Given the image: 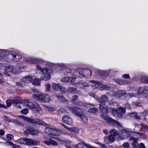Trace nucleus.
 Listing matches in <instances>:
<instances>
[{"label": "nucleus", "mask_w": 148, "mask_h": 148, "mask_svg": "<svg viewBox=\"0 0 148 148\" xmlns=\"http://www.w3.org/2000/svg\"><path fill=\"white\" fill-rule=\"evenodd\" d=\"M69 110L72 113L78 117L83 114V110L80 108L76 106H68Z\"/></svg>", "instance_id": "nucleus-10"}, {"label": "nucleus", "mask_w": 148, "mask_h": 148, "mask_svg": "<svg viewBox=\"0 0 148 148\" xmlns=\"http://www.w3.org/2000/svg\"><path fill=\"white\" fill-rule=\"evenodd\" d=\"M34 75H28L24 77L21 79V81L23 82L28 83L31 82L33 78H34Z\"/></svg>", "instance_id": "nucleus-23"}, {"label": "nucleus", "mask_w": 148, "mask_h": 148, "mask_svg": "<svg viewBox=\"0 0 148 148\" xmlns=\"http://www.w3.org/2000/svg\"><path fill=\"white\" fill-rule=\"evenodd\" d=\"M12 56L13 59L16 61H18L22 58L21 55L17 51H6L4 50L0 49V56Z\"/></svg>", "instance_id": "nucleus-5"}, {"label": "nucleus", "mask_w": 148, "mask_h": 148, "mask_svg": "<svg viewBox=\"0 0 148 148\" xmlns=\"http://www.w3.org/2000/svg\"><path fill=\"white\" fill-rule=\"evenodd\" d=\"M130 140L133 141L132 143V146L133 148H138V144L137 142L138 141V139L137 138H135L133 137H130Z\"/></svg>", "instance_id": "nucleus-24"}, {"label": "nucleus", "mask_w": 148, "mask_h": 148, "mask_svg": "<svg viewBox=\"0 0 148 148\" xmlns=\"http://www.w3.org/2000/svg\"><path fill=\"white\" fill-rule=\"evenodd\" d=\"M123 146L124 148H128L129 146V144L128 143H125L123 144Z\"/></svg>", "instance_id": "nucleus-63"}, {"label": "nucleus", "mask_w": 148, "mask_h": 148, "mask_svg": "<svg viewBox=\"0 0 148 148\" xmlns=\"http://www.w3.org/2000/svg\"><path fill=\"white\" fill-rule=\"evenodd\" d=\"M76 90V88L71 87H69L67 90V91L68 92L71 93L75 92Z\"/></svg>", "instance_id": "nucleus-47"}, {"label": "nucleus", "mask_w": 148, "mask_h": 148, "mask_svg": "<svg viewBox=\"0 0 148 148\" xmlns=\"http://www.w3.org/2000/svg\"><path fill=\"white\" fill-rule=\"evenodd\" d=\"M53 127V126L51 125H47L45 129V132L49 136L50 134H51V132Z\"/></svg>", "instance_id": "nucleus-28"}, {"label": "nucleus", "mask_w": 148, "mask_h": 148, "mask_svg": "<svg viewBox=\"0 0 148 148\" xmlns=\"http://www.w3.org/2000/svg\"><path fill=\"white\" fill-rule=\"evenodd\" d=\"M114 136L110 135L108 136L109 143H112L114 142Z\"/></svg>", "instance_id": "nucleus-50"}, {"label": "nucleus", "mask_w": 148, "mask_h": 148, "mask_svg": "<svg viewBox=\"0 0 148 148\" xmlns=\"http://www.w3.org/2000/svg\"><path fill=\"white\" fill-rule=\"evenodd\" d=\"M44 142L48 145H52L54 146H57L58 145V143L56 142L51 138H49L44 140Z\"/></svg>", "instance_id": "nucleus-21"}, {"label": "nucleus", "mask_w": 148, "mask_h": 148, "mask_svg": "<svg viewBox=\"0 0 148 148\" xmlns=\"http://www.w3.org/2000/svg\"><path fill=\"white\" fill-rule=\"evenodd\" d=\"M125 93V91L120 90L116 92H112V95L114 96L119 97L124 95Z\"/></svg>", "instance_id": "nucleus-25"}, {"label": "nucleus", "mask_w": 148, "mask_h": 148, "mask_svg": "<svg viewBox=\"0 0 148 148\" xmlns=\"http://www.w3.org/2000/svg\"><path fill=\"white\" fill-rule=\"evenodd\" d=\"M62 121L65 124L69 125H72L73 123L72 119L69 116L64 115L62 118Z\"/></svg>", "instance_id": "nucleus-13"}, {"label": "nucleus", "mask_w": 148, "mask_h": 148, "mask_svg": "<svg viewBox=\"0 0 148 148\" xmlns=\"http://www.w3.org/2000/svg\"><path fill=\"white\" fill-rule=\"evenodd\" d=\"M135 126L136 127L138 128L139 129H141L142 127L144 128V127L145 125H144L143 123H141L140 124H135Z\"/></svg>", "instance_id": "nucleus-52"}, {"label": "nucleus", "mask_w": 148, "mask_h": 148, "mask_svg": "<svg viewBox=\"0 0 148 148\" xmlns=\"http://www.w3.org/2000/svg\"><path fill=\"white\" fill-rule=\"evenodd\" d=\"M132 104L136 106H141V103L140 102H133Z\"/></svg>", "instance_id": "nucleus-59"}, {"label": "nucleus", "mask_w": 148, "mask_h": 148, "mask_svg": "<svg viewBox=\"0 0 148 148\" xmlns=\"http://www.w3.org/2000/svg\"><path fill=\"white\" fill-rule=\"evenodd\" d=\"M91 71L90 69H82L81 75L82 77H84L85 78H89L91 75Z\"/></svg>", "instance_id": "nucleus-14"}, {"label": "nucleus", "mask_w": 148, "mask_h": 148, "mask_svg": "<svg viewBox=\"0 0 148 148\" xmlns=\"http://www.w3.org/2000/svg\"><path fill=\"white\" fill-rule=\"evenodd\" d=\"M133 115V117L134 118L137 120H140L141 118L139 115H138V113L136 112H133L131 113V115Z\"/></svg>", "instance_id": "nucleus-41"}, {"label": "nucleus", "mask_w": 148, "mask_h": 148, "mask_svg": "<svg viewBox=\"0 0 148 148\" xmlns=\"http://www.w3.org/2000/svg\"><path fill=\"white\" fill-rule=\"evenodd\" d=\"M76 79L75 77H69L68 82L73 83L75 81Z\"/></svg>", "instance_id": "nucleus-53"}, {"label": "nucleus", "mask_w": 148, "mask_h": 148, "mask_svg": "<svg viewBox=\"0 0 148 148\" xmlns=\"http://www.w3.org/2000/svg\"><path fill=\"white\" fill-rule=\"evenodd\" d=\"M18 116L24 120L32 124L37 125H45V123L43 121L37 119H31L23 116Z\"/></svg>", "instance_id": "nucleus-9"}, {"label": "nucleus", "mask_w": 148, "mask_h": 148, "mask_svg": "<svg viewBox=\"0 0 148 148\" xmlns=\"http://www.w3.org/2000/svg\"><path fill=\"white\" fill-rule=\"evenodd\" d=\"M95 143L98 144L101 148H107V146L104 144L99 142H95Z\"/></svg>", "instance_id": "nucleus-58"}, {"label": "nucleus", "mask_w": 148, "mask_h": 148, "mask_svg": "<svg viewBox=\"0 0 148 148\" xmlns=\"http://www.w3.org/2000/svg\"><path fill=\"white\" fill-rule=\"evenodd\" d=\"M7 138L9 140H12L13 138V135L10 134H7L6 136Z\"/></svg>", "instance_id": "nucleus-55"}, {"label": "nucleus", "mask_w": 148, "mask_h": 148, "mask_svg": "<svg viewBox=\"0 0 148 148\" xmlns=\"http://www.w3.org/2000/svg\"><path fill=\"white\" fill-rule=\"evenodd\" d=\"M5 144L6 145H9L10 146H13V145H14V144H13L11 142H10L9 141H8L6 142L5 143Z\"/></svg>", "instance_id": "nucleus-62"}, {"label": "nucleus", "mask_w": 148, "mask_h": 148, "mask_svg": "<svg viewBox=\"0 0 148 148\" xmlns=\"http://www.w3.org/2000/svg\"><path fill=\"white\" fill-rule=\"evenodd\" d=\"M98 111V109L96 108H90L89 109L88 112L91 114L95 113Z\"/></svg>", "instance_id": "nucleus-42"}, {"label": "nucleus", "mask_w": 148, "mask_h": 148, "mask_svg": "<svg viewBox=\"0 0 148 148\" xmlns=\"http://www.w3.org/2000/svg\"><path fill=\"white\" fill-rule=\"evenodd\" d=\"M79 117L80 118V119L83 122L86 123L87 122V118L83 114L80 115V116H79Z\"/></svg>", "instance_id": "nucleus-36"}, {"label": "nucleus", "mask_w": 148, "mask_h": 148, "mask_svg": "<svg viewBox=\"0 0 148 148\" xmlns=\"http://www.w3.org/2000/svg\"><path fill=\"white\" fill-rule=\"evenodd\" d=\"M61 86L58 84L53 83L52 84V89L56 91H58L60 88Z\"/></svg>", "instance_id": "nucleus-30"}, {"label": "nucleus", "mask_w": 148, "mask_h": 148, "mask_svg": "<svg viewBox=\"0 0 148 148\" xmlns=\"http://www.w3.org/2000/svg\"><path fill=\"white\" fill-rule=\"evenodd\" d=\"M32 130H31L30 134L32 135H35L38 134V131L37 130L34 129L33 127L32 128Z\"/></svg>", "instance_id": "nucleus-46"}, {"label": "nucleus", "mask_w": 148, "mask_h": 148, "mask_svg": "<svg viewBox=\"0 0 148 148\" xmlns=\"http://www.w3.org/2000/svg\"><path fill=\"white\" fill-rule=\"evenodd\" d=\"M25 60L27 63L31 64L34 63H39L40 61H42V60L41 59L30 58H27Z\"/></svg>", "instance_id": "nucleus-18"}, {"label": "nucleus", "mask_w": 148, "mask_h": 148, "mask_svg": "<svg viewBox=\"0 0 148 148\" xmlns=\"http://www.w3.org/2000/svg\"><path fill=\"white\" fill-rule=\"evenodd\" d=\"M20 67L18 66H13V73L16 74L20 72Z\"/></svg>", "instance_id": "nucleus-39"}, {"label": "nucleus", "mask_w": 148, "mask_h": 148, "mask_svg": "<svg viewBox=\"0 0 148 148\" xmlns=\"http://www.w3.org/2000/svg\"><path fill=\"white\" fill-rule=\"evenodd\" d=\"M109 108L105 103L99 104V111L102 112L107 113L109 111Z\"/></svg>", "instance_id": "nucleus-16"}, {"label": "nucleus", "mask_w": 148, "mask_h": 148, "mask_svg": "<svg viewBox=\"0 0 148 148\" xmlns=\"http://www.w3.org/2000/svg\"><path fill=\"white\" fill-rule=\"evenodd\" d=\"M104 141L105 143H109L108 136H105L104 138Z\"/></svg>", "instance_id": "nucleus-56"}, {"label": "nucleus", "mask_w": 148, "mask_h": 148, "mask_svg": "<svg viewBox=\"0 0 148 148\" xmlns=\"http://www.w3.org/2000/svg\"><path fill=\"white\" fill-rule=\"evenodd\" d=\"M100 116L108 123H110L115 126L118 127H122V125L119 122L113 119L105 114H101Z\"/></svg>", "instance_id": "nucleus-7"}, {"label": "nucleus", "mask_w": 148, "mask_h": 148, "mask_svg": "<svg viewBox=\"0 0 148 148\" xmlns=\"http://www.w3.org/2000/svg\"><path fill=\"white\" fill-rule=\"evenodd\" d=\"M111 70L110 69H109L107 71H103V73L104 74H105L106 75H109L110 72Z\"/></svg>", "instance_id": "nucleus-64"}, {"label": "nucleus", "mask_w": 148, "mask_h": 148, "mask_svg": "<svg viewBox=\"0 0 148 148\" xmlns=\"http://www.w3.org/2000/svg\"><path fill=\"white\" fill-rule=\"evenodd\" d=\"M74 148H97L90 145H87L83 143H79L73 145Z\"/></svg>", "instance_id": "nucleus-15"}, {"label": "nucleus", "mask_w": 148, "mask_h": 148, "mask_svg": "<svg viewBox=\"0 0 148 148\" xmlns=\"http://www.w3.org/2000/svg\"><path fill=\"white\" fill-rule=\"evenodd\" d=\"M69 79V77H64L61 79V81L62 82H68Z\"/></svg>", "instance_id": "nucleus-51"}, {"label": "nucleus", "mask_w": 148, "mask_h": 148, "mask_svg": "<svg viewBox=\"0 0 148 148\" xmlns=\"http://www.w3.org/2000/svg\"><path fill=\"white\" fill-rule=\"evenodd\" d=\"M66 110L63 108H60L58 112L60 114H63L66 113Z\"/></svg>", "instance_id": "nucleus-49"}, {"label": "nucleus", "mask_w": 148, "mask_h": 148, "mask_svg": "<svg viewBox=\"0 0 148 148\" xmlns=\"http://www.w3.org/2000/svg\"><path fill=\"white\" fill-rule=\"evenodd\" d=\"M75 104L79 106H87L88 105L90 104L88 103H83L80 101H77L75 102Z\"/></svg>", "instance_id": "nucleus-35"}, {"label": "nucleus", "mask_w": 148, "mask_h": 148, "mask_svg": "<svg viewBox=\"0 0 148 148\" xmlns=\"http://www.w3.org/2000/svg\"><path fill=\"white\" fill-rule=\"evenodd\" d=\"M32 127H26L23 129V130L25 133L26 134H29L31 130H32Z\"/></svg>", "instance_id": "nucleus-37"}, {"label": "nucleus", "mask_w": 148, "mask_h": 148, "mask_svg": "<svg viewBox=\"0 0 148 148\" xmlns=\"http://www.w3.org/2000/svg\"><path fill=\"white\" fill-rule=\"evenodd\" d=\"M140 81L143 83H147L148 82V76L143 75L140 78Z\"/></svg>", "instance_id": "nucleus-32"}, {"label": "nucleus", "mask_w": 148, "mask_h": 148, "mask_svg": "<svg viewBox=\"0 0 148 148\" xmlns=\"http://www.w3.org/2000/svg\"><path fill=\"white\" fill-rule=\"evenodd\" d=\"M96 100L99 101L100 103H105V104L106 102L108 101V97L106 95H102L100 98L96 97Z\"/></svg>", "instance_id": "nucleus-20"}, {"label": "nucleus", "mask_w": 148, "mask_h": 148, "mask_svg": "<svg viewBox=\"0 0 148 148\" xmlns=\"http://www.w3.org/2000/svg\"><path fill=\"white\" fill-rule=\"evenodd\" d=\"M62 131L59 130L57 129L54 127L52 129L51 134L49 135L50 137L54 139L53 138H56L57 136H59L62 134Z\"/></svg>", "instance_id": "nucleus-11"}, {"label": "nucleus", "mask_w": 148, "mask_h": 148, "mask_svg": "<svg viewBox=\"0 0 148 148\" xmlns=\"http://www.w3.org/2000/svg\"><path fill=\"white\" fill-rule=\"evenodd\" d=\"M126 96L127 97L129 98H132L133 97H135L136 95L135 94H134L132 93H129L127 94Z\"/></svg>", "instance_id": "nucleus-57"}, {"label": "nucleus", "mask_w": 148, "mask_h": 148, "mask_svg": "<svg viewBox=\"0 0 148 148\" xmlns=\"http://www.w3.org/2000/svg\"><path fill=\"white\" fill-rule=\"evenodd\" d=\"M55 140H59L62 141V142H64L66 143H69L70 141L68 139H66L64 137L62 136H57L56 138H53Z\"/></svg>", "instance_id": "nucleus-29"}, {"label": "nucleus", "mask_w": 148, "mask_h": 148, "mask_svg": "<svg viewBox=\"0 0 148 148\" xmlns=\"http://www.w3.org/2000/svg\"><path fill=\"white\" fill-rule=\"evenodd\" d=\"M66 70L67 72H68L69 73H70L71 71V72L73 73V75L75 76L82 77L81 75L82 69H79L75 71L74 70H71L69 68H66Z\"/></svg>", "instance_id": "nucleus-12"}, {"label": "nucleus", "mask_w": 148, "mask_h": 148, "mask_svg": "<svg viewBox=\"0 0 148 148\" xmlns=\"http://www.w3.org/2000/svg\"><path fill=\"white\" fill-rule=\"evenodd\" d=\"M90 82L92 83L91 86L93 89H97L99 90L101 82L95 80L90 81Z\"/></svg>", "instance_id": "nucleus-19"}, {"label": "nucleus", "mask_w": 148, "mask_h": 148, "mask_svg": "<svg viewBox=\"0 0 148 148\" xmlns=\"http://www.w3.org/2000/svg\"><path fill=\"white\" fill-rule=\"evenodd\" d=\"M4 118L5 120L9 122H10L13 123L18 125H20L21 124L20 122L16 119H9L8 117L5 116H4Z\"/></svg>", "instance_id": "nucleus-27"}, {"label": "nucleus", "mask_w": 148, "mask_h": 148, "mask_svg": "<svg viewBox=\"0 0 148 148\" xmlns=\"http://www.w3.org/2000/svg\"><path fill=\"white\" fill-rule=\"evenodd\" d=\"M110 109L113 116L117 120L122 118L123 114L125 113L126 112L125 108L122 107H119L117 108H112Z\"/></svg>", "instance_id": "nucleus-6"}, {"label": "nucleus", "mask_w": 148, "mask_h": 148, "mask_svg": "<svg viewBox=\"0 0 148 148\" xmlns=\"http://www.w3.org/2000/svg\"><path fill=\"white\" fill-rule=\"evenodd\" d=\"M113 79L116 83L121 85L128 84L130 82L129 80H123L116 78H114Z\"/></svg>", "instance_id": "nucleus-22"}, {"label": "nucleus", "mask_w": 148, "mask_h": 148, "mask_svg": "<svg viewBox=\"0 0 148 148\" xmlns=\"http://www.w3.org/2000/svg\"><path fill=\"white\" fill-rule=\"evenodd\" d=\"M32 90L34 91L32 97L35 100L44 103H47L49 101L50 97L47 93L42 94L36 89L33 88Z\"/></svg>", "instance_id": "nucleus-2"}, {"label": "nucleus", "mask_w": 148, "mask_h": 148, "mask_svg": "<svg viewBox=\"0 0 148 148\" xmlns=\"http://www.w3.org/2000/svg\"><path fill=\"white\" fill-rule=\"evenodd\" d=\"M17 142L22 144L27 145H37L40 143L39 142L32 139L21 138L17 140Z\"/></svg>", "instance_id": "nucleus-8"}, {"label": "nucleus", "mask_w": 148, "mask_h": 148, "mask_svg": "<svg viewBox=\"0 0 148 148\" xmlns=\"http://www.w3.org/2000/svg\"><path fill=\"white\" fill-rule=\"evenodd\" d=\"M120 132L122 135L121 136H119V138L120 140H123L124 138L128 139L130 137H132L130 136V134L132 133L133 134V135H134L136 134L139 135L140 136H142L143 138H146V136L143 133H141L139 132H133L132 131L129 130L128 129H122L120 130Z\"/></svg>", "instance_id": "nucleus-4"}, {"label": "nucleus", "mask_w": 148, "mask_h": 148, "mask_svg": "<svg viewBox=\"0 0 148 148\" xmlns=\"http://www.w3.org/2000/svg\"><path fill=\"white\" fill-rule=\"evenodd\" d=\"M45 87L46 92H49L51 88L50 84L48 83H47L45 84Z\"/></svg>", "instance_id": "nucleus-45"}, {"label": "nucleus", "mask_w": 148, "mask_h": 148, "mask_svg": "<svg viewBox=\"0 0 148 148\" xmlns=\"http://www.w3.org/2000/svg\"><path fill=\"white\" fill-rule=\"evenodd\" d=\"M44 107L46 110L50 112H53L55 110V108L53 107L47 106H44Z\"/></svg>", "instance_id": "nucleus-40"}, {"label": "nucleus", "mask_w": 148, "mask_h": 148, "mask_svg": "<svg viewBox=\"0 0 148 148\" xmlns=\"http://www.w3.org/2000/svg\"><path fill=\"white\" fill-rule=\"evenodd\" d=\"M110 135L113 136H116L118 134L117 131L114 129L111 130L110 131Z\"/></svg>", "instance_id": "nucleus-44"}, {"label": "nucleus", "mask_w": 148, "mask_h": 148, "mask_svg": "<svg viewBox=\"0 0 148 148\" xmlns=\"http://www.w3.org/2000/svg\"><path fill=\"white\" fill-rule=\"evenodd\" d=\"M16 85L18 87L20 88H22L23 87V84L19 82H17L16 83Z\"/></svg>", "instance_id": "nucleus-61"}, {"label": "nucleus", "mask_w": 148, "mask_h": 148, "mask_svg": "<svg viewBox=\"0 0 148 148\" xmlns=\"http://www.w3.org/2000/svg\"><path fill=\"white\" fill-rule=\"evenodd\" d=\"M147 92H148V86H145L139 88L137 91V93L138 95H143Z\"/></svg>", "instance_id": "nucleus-17"}, {"label": "nucleus", "mask_w": 148, "mask_h": 148, "mask_svg": "<svg viewBox=\"0 0 148 148\" xmlns=\"http://www.w3.org/2000/svg\"><path fill=\"white\" fill-rule=\"evenodd\" d=\"M78 83L80 85H82L84 87H88L90 86V84L86 82H82L81 81L78 82Z\"/></svg>", "instance_id": "nucleus-48"}, {"label": "nucleus", "mask_w": 148, "mask_h": 148, "mask_svg": "<svg viewBox=\"0 0 148 148\" xmlns=\"http://www.w3.org/2000/svg\"><path fill=\"white\" fill-rule=\"evenodd\" d=\"M36 71H40L41 73H42L40 77L41 79L46 80L50 79L51 76L50 73H51L53 71L49 67L42 68L39 65H36Z\"/></svg>", "instance_id": "nucleus-3"}, {"label": "nucleus", "mask_w": 148, "mask_h": 148, "mask_svg": "<svg viewBox=\"0 0 148 148\" xmlns=\"http://www.w3.org/2000/svg\"><path fill=\"white\" fill-rule=\"evenodd\" d=\"M60 87V91L62 93H64L66 92L65 88L61 86Z\"/></svg>", "instance_id": "nucleus-60"}, {"label": "nucleus", "mask_w": 148, "mask_h": 148, "mask_svg": "<svg viewBox=\"0 0 148 148\" xmlns=\"http://www.w3.org/2000/svg\"><path fill=\"white\" fill-rule=\"evenodd\" d=\"M13 66H10L6 67L4 69L5 73L8 76H9L10 74L8 73H13Z\"/></svg>", "instance_id": "nucleus-26"}, {"label": "nucleus", "mask_w": 148, "mask_h": 148, "mask_svg": "<svg viewBox=\"0 0 148 148\" xmlns=\"http://www.w3.org/2000/svg\"><path fill=\"white\" fill-rule=\"evenodd\" d=\"M40 80L39 78H33V84L35 85H39L40 84Z\"/></svg>", "instance_id": "nucleus-33"}, {"label": "nucleus", "mask_w": 148, "mask_h": 148, "mask_svg": "<svg viewBox=\"0 0 148 148\" xmlns=\"http://www.w3.org/2000/svg\"><path fill=\"white\" fill-rule=\"evenodd\" d=\"M142 115L144 116L143 119L145 120H147L146 116H148V109L144 110L142 112Z\"/></svg>", "instance_id": "nucleus-43"}, {"label": "nucleus", "mask_w": 148, "mask_h": 148, "mask_svg": "<svg viewBox=\"0 0 148 148\" xmlns=\"http://www.w3.org/2000/svg\"><path fill=\"white\" fill-rule=\"evenodd\" d=\"M69 131L71 132H73L75 133H78L79 132V129L75 127H70Z\"/></svg>", "instance_id": "nucleus-38"}, {"label": "nucleus", "mask_w": 148, "mask_h": 148, "mask_svg": "<svg viewBox=\"0 0 148 148\" xmlns=\"http://www.w3.org/2000/svg\"><path fill=\"white\" fill-rule=\"evenodd\" d=\"M11 101L17 108H20L22 107H28L37 114H41L42 112V109L38 103L36 102L33 103L28 99H22L19 97L15 96Z\"/></svg>", "instance_id": "nucleus-1"}, {"label": "nucleus", "mask_w": 148, "mask_h": 148, "mask_svg": "<svg viewBox=\"0 0 148 148\" xmlns=\"http://www.w3.org/2000/svg\"><path fill=\"white\" fill-rule=\"evenodd\" d=\"M29 112V110L27 108H24L21 111V113L23 114H27Z\"/></svg>", "instance_id": "nucleus-54"}, {"label": "nucleus", "mask_w": 148, "mask_h": 148, "mask_svg": "<svg viewBox=\"0 0 148 148\" xmlns=\"http://www.w3.org/2000/svg\"><path fill=\"white\" fill-rule=\"evenodd\" d=\"M110 89V87L108 86L102 84L101 83L99 90H109Z\"/></svg>", "instance_id": "nucleus-31"}, {"label": "nucleus", "mask_w": 148, "mask_h": 148, "mask_svg": "<svg viewBox=\"0 0 148 148\" xmlns=\"http://www.w3.org/2000/svg\"><path fill=\"white\" fill-rule=\"evenodd\" d=\"M55 95L56 97L58 99V100L61 101L63 102H67V100L63 96H60V95H58L55 94Z\"/></svg>", "instance_id": "nucleus-34"}]
</instances>
